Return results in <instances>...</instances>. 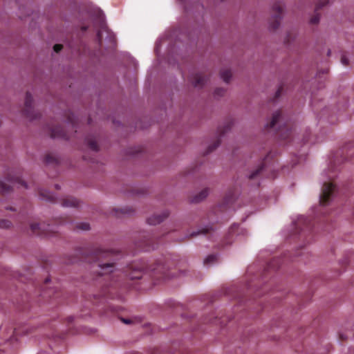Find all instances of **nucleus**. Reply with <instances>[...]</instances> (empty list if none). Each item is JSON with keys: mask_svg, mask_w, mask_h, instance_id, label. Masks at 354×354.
<instances>
[{"mask_svg": "<svg viewBox=\"0 0 354 354\" xmlns=\"http://www.w3.org/2000/svg\"><path fill=\"white\" fill-rule=\"evenodd\" d=\"M337 193V189L333 183L330 181L325 182L322 186V193L319 196V203L317 207V210L315 213L317 215L326 214L327 211L323 209L330 204Z\"/></svg>", "mask_w": 354, "mask_h": 354, "instance_id": "1", "label": "nucleus"}, {"mask_svg": "<svg viewBox=\"0 0 354 354\" xmlns=\"http://www.w3.org/2000/svg\"><path fill=\"white\" fill-rule=\"evenodd\" d=\"M21 187L27 189L28 185L19 177L0 181V194L3 195L8 194L10 189H19Z\"/></svg>", "mask_w": 354, "mask_h": 354, "instance_id": "2", "label": "nucleus"}, {"mask_svg": "<svg viewBox=\"0 0 354 354\" xmlns=\"http://www.w3.org/2000/svg\"><path fill=\"white\" fill-rule=\"evenodd\" d=\"M273 13L271 16L272 21L270 23L269 29L275 30L280 25V20L281 19V14L283 13V8L279 3L276 4L272 8Z\"/></svg>", "mask_w": 354, "mask_h": 354, "instance_id": "3", "label": "nucleus"}, {"mask_svg": "<svg viewBox=\"0 0 354 354\" xmlns=\"http://www.w3.org/2000/svg\"><path fill=\"white\" fill-rule=\"evenodd\" d=\"M32 330L33 328L27 324L20 326L14 329L12 331V335L10 338L9 342H12L16 339L17 337L26 335L30 333Z\"/></svg>", "mask_w": 354, "mask_h": 354, "instance_id": "4", "label": "nucleus"}, {"mask_svg": "<svg viewBox=\"0 0 354 354\" xmlns=\"http://www.w3.org/2000/svg\"><path fill=\"white\" fill-rule=\"evenodd\" d=\"M168 215V213L166 212L160 214H153L147 218V222L150 225H156L162 222Z\"/></svg>", "mask_w": 354, "mask_h": 354, "instance_id": "5", "label": "nucleus"}, {"mask_svg": "<svg viewBox=\"0 0 354 354\" xmlns=\"http://www.w3.org/2000/svg\"><path fill=\"white\" fill-rule=\"evenodd\" d=\"M96 266L99 268L100 270L98 271V274L100 275L106 274L111 273L113 270L114 266L113 263H96Z\"/></svg>", "mask_w": 354, "mask_h": 354, "instance_id": "6", "label": "nucleus"}, {"mask_svg": "<svg viewBox=\"0 0 354 354\" xmlns=\"http://www.w3.org/2000/svg\"><path fill=\"white\" fill-rule=\"evenodd\" d=\"M206 82V80L199 75H196L192 77V85L196 88L202 87Z\"/></svg>", "mask_w": 354, "mask_h": 354, "instance_id": "7", "label": "nucleus"}, {"mask_svg": "<svg viewBox=\"0 0 354 354\" xmlns=\"http://www.w3.org/2000/svg\"><path fill=\"white\" fill-rule=\"evenodd\" d=\"M39 198L42 201H53L55 195L53 193H51L47 190L42 189L39 191Z\"/></svg>", "mask_w": 354, "mask_h": 354, "instance_id": "8", "label": "nucleus"}, {"mask_svg": "<svg viewBox=\"0 0 354 354\" xmlns=\"http://www.w3.org/2000/svg\"><path fill=\"white\" fill-rule=\"evenodd\" d=\"M209 194V189H204L201 190L198 194L194 196L192 199V203H200L203 201Z\"/></svg>", "mask_w": 354, "mask_h": 354, "instance_id": "9", "label": "nucleus"}, {"mask_svg": "<svg viewBox=\"0 0 354 354\" xmlns=\"http://www.w3.org/2000/svg\"><path fill=\"white\" fill-rule=\"evenodd\" d=\"M103 32H106L109 37L110 41L115 44V36L112 33H109L106 28H103L102 30H100L97 32V38L98 39L99 44L101 45L102 41V33Z\"/></svg>", "mask_w": 354, "mask_h": 354, "instance_id": "10", "label": "nucleus"}, {"mask_svg": "<svg viewBox=\"0 0 354 354\" xmlns=\"http://www.w3.org/2000/svg\"><path fill=\"white\" fill-rule=\"evenodd\" d=\"M79 205V201L74 198H69L64 199L62 203V206L64 207H77Z\"/></svg>", "mask_w": 354, "mask_h": 354, "instance_id": "11", "label": "nucleus"}, {"mask_svg": "<svg viewBox=\"0 0 354 354\" xmlns=\"http://www.w3.org/2000/svg\"><path fill=\"white\" fill-rule=\"evenodd\" d=\"M281 118V114L279 111H276L273 113L272 120L270 124V128H276L277 124Z\"/></svg>", "mask_w": 354, "mask_h": 354, "instance_id": "12", "label": "nucleus"}, {"mask_svg": "<svg viewBox=\"0 0 354 354\" xmlns=\"http://www.w3.org/2000/svg\"><path fill=\"white\" fill-rule=\"evenodd\" d=\"M32 103V97L30 93H27L25 99V105L27 108L26 114L29 117V110L28 109L31 107Z\"/></svg>", "mask_w": 354, "mask_h": 354, "instance_id": "13", "label": "nucleus"}, {"mask_svg": "<svg viewBox=\"0 0 354 354\" xmlns=\"http://www.w3.org/2000/svg\"><path fill=\"white\" fill-rule=\"evenodd\" d=\"M221 78L226 83H228L232 77V73L230 71L224 70L221 72Z\"/></svg>", "mask_w": 354, "mask_h": 354, "instance_id": "14", "label": "nucleus"}, {"mask_svg": "<svg viewBox=\"0 0 354 354\" xmlns=\"http://www.w3.org/2000/svg\"><path fill=\"white\" fill-rule=\"evenodd\" d=\"M217 260V255L215 254H210L206 257V258L204 259V263L207 266L209 265L212 263H214Z\"/></svg>", "mask_w": 354, "mask_h": 354, "instance_id": "15", "label": "nucleus"}, {"mask_svg": "<svg viewBox=\"0 0 354 354\" xmlns=\"http://www.w3.org/2000/svg\"><path fill=\"white\" fill-rule=\"evenodd\" d=\"M11 226V223L6 219L0 220V228L7 229Z\"/></svg>", "mask_w": 354, "mask_h": 354, "instance_id": "16", "label": "nucleus"}, {"mask_svg": "<svg viewBox=\"0 0 354 354\" xmlns=\"http://www.w3.org/2000/svg\"><path fill=\"white\" fill-rule=\"evenodd\" d=\"M30 228L34 232H37V230L43 231L44 229V225L41 227L39 223H33L30 225Z\"/></svg>", "mask_w": 354, "mask_h": 354, "instance_id": "17", "label": "nucleus"}, {"mask_svg": "<svg viewBox=\"0 0 354 354\" xmlns=\"http://www.w3.org/2000/svg\"><path fill=\"white\" fill-rule=\"evenodd\" d=\"M120 211L121 213H122L124 214H128V215H130L133 212V210L129 207L121 209Z\"/></svg>", "mask_w": 354, "mask_h": 354, "instance_id": "18", "label": "nucleus"}, {"mask_svg": "<svg viewBox=\"0 0 354 354\" xmlns=\"http://www.w3.org/2000/svg\"><path fill=\"white\" fill-rule=\"evenodd\" d=\"M77 227L82 230H88L90 229L89 225L86 223H80Z\"/></svg>", "mask_w": 354, "mask_h": 354, "instance_id": "19", "label": "nucleus"}, {"mask_svg": "<svg viewBox=\"0 0 354 354\" xmlns=\"http://www.w3.org/2000/svg\"><path fill=\"white\" fill-rule=\"evenodd\" d=\"M89 145V147L93 150V151H97V143L94 141H91L88 143Z\"/></svg>", "mask_w": 354, "mask_h": 354, "instance_id": "20", "label": "nucleus"}, {"mask_svg": "<svg viewBox=\"0 0 354 354\" xmlns=\"http://www.w3.org/2000/svg\"><path fill=\"white\" fill-rule=\"evenodd\" d=\"M263 169L262 167H261L260 168H259L258 169H257L254 172L252 173L250 176H249V178L252 179L253 178H254L259 172L260 171Z\"/></svg>", "mask_w": 354, "mask_h": 354, "instance_id": "21", "label": "nucleus"}, {"mask_svg": "<svg viewBox=\"0 0 354 354\" xmlns=\"http://www.w3.org/2000/svg\"><path fill=\"white\" fill-rule=\"evenodd\" d=\"M62 136V133L59 131H56L55 130H53L52 131V137L53 138H58Z\"/></svg>", "mask_w": 354, "mask_h": 354, "instance_id": "22", "label": "nucleus"}, {"mask_svg": "<svg viewBox=\"0 0 354 354\" xmlns=\"http://www.w3.org/2000/svg\"><path fill=\"white\" fill-rule=\"evenodd\" d=\"M225 92V91L222 88H217L214 91V95L217 96H221L223 95V93Z\"/></svg>", "mask_w": 354, "mask_h": 354, "instance_id": "23", "label": "nucleus"}, {"mask_svg": "<svg viewBox=\"0 0 354 354\" xmlns=\"http://www.w3.org/2000/svg\"><path fill=\"white\" fill-rule=\"evenodd\" d=\"M62 48V46L60 44H55L53 47L54 51L56 53L59 52Z\"/></svg>", "mask_w": 354, "mask_h": 354, "instance_id": "24", "label": "nucleus"}, {"mask_svg": "<svg viewBox=\"0 0 354 354\" xmlns=\"http://www.w3.org/2000/svg\"><path fill=\"white\" fill-rule=\"evenodd\" d=\"M341 62L344 65H347L348 64V59L345 55L342 56Z\"/></svg>", "mask_w": 354, "mask_h": 354, "instance_id": "25", "label": "nucleus"}, {"mask_svg": "<svg viewBox=\"0 0 354 354\" xmlns=\"http://www.w3.org/2000/svg\"><path fill=\"white\" fill-rule=\"evenodd\" d=\"M207 230H208L207 229V230H205V231H197V232H193L192 233V236H196V235H197V234H200V233H205V232H207Z\"/></svg>", "mask_w": 354, "mask_h": 354, "instance_id": "26", "label": "nucleus"}, {"mask_svg": "<svg viewBox=\"0 0 354 354\" xmlns=\"http://www.w3.org/2000/svg\"><path fill=\"white\" fill-rule=\"evenodd\" d=\"M319 17H314V18L311 19V20H310V23H311V24H316V23H317V22L319 21Z\"/></svg>", "mask_w": 354, "mask_h": 354, "instance_id": "27", "label": "nucleus"}, {"mask_svg": "<svg viewBox=\"0 0 354 354\" xmlns=\"http://www.w3.org/2000/svg\"><path fill=\"white\" fill-rule=\"evenodd\" d=\"M122 322H124V324H130L131 322V321L130 319H122Z\"/></svg>", "mask_w": 354, "mask_h": 354, "instance_id": "28", "label": "nucleus"}, {"mask_svg": "<svg viewBox=\"0 0 354 354\" xmlns=\"http://www.w3.org/2000/svg\"><path fill=\"white\" fill-rule=\"evenodd\" d=\"M305 222L306 221V217L304 216H301L299 218V222Z\"/></svg>", "mask_w": 354, "mask_h": 354, "instance_id": "29", "label": "nucleus"}, {"mask_svg": "<svg viewBox=\"0 0 354 354\" xmlns=\"http://www.w3.org/2000/svg\"><path fill=\"white\" fill-rule=\"evenodd\" d=\"M5 209H10L11 211H15L16 210L14 207H5Z\"/></svg>", "mask_w": 354, "mask_h": 354, "instance_id": "30", "label": "nucleus"}, {"mask_svg": "<svg viewBox=\"0 0 354 354\" xmlns=\"http://www.w3.org/2000/svg\"><path fill=\"white\" fill-rule=\"evenodd\" d=\"M218 145H219V142L216 143V144L214 145V147H212V149H214L216 148Z\"/></svg>", "mask_w": 354, "mask_h": 354, "instance_id": "31", "label": "nucleus"}, {"mask_svg": "<svg viewBox=\"0 0 354 354\" xmlns=\"http://www.w3.org/2000/svg\"><path fill=\"white\" fill-rule=\"evenodd\" d=\"M37 234H38V235H43V234H44V235H48V234H46V233H44V232H37Z\"/></svg>", "mask_w": 354, "mask_h": 354, "instance_id": "32", "label": "nucleus"}, {"mask_svg": "<svg viewBox=\"0 0 354 354\" xmlns=\"http://www.w3.org/2000/svg\"><path fill=\"white\" fill-rule=\"evenodd\" d=\"M68 322H72V321H73V317H69L68 318Z\"/></svg>", "mask_w": 354, "mask_h": 354, "instance_id": "33", "label": "nucleus"}, {"mask_svg": "<svg viewBox=\"0 0 354 354\" xmlns=\"http://www.w3.org/2000/svg\"><path fill=\"white\" fill-rule=\"evenodd\" d=\"M326 177H328L329 179H330L332 178V176H330V175H328L326 174H324Z\"/></svg>", "mask_w": 354, "mask_h": 354, "instance_id": "34", "label": "nucleus"}, {"mask_svg": "<svg viewBox=\"0 0 354 354\" xmlns=\"http://www.w3.org/2000/svg\"><path fill=\"white\" fill-rule=\"evenodd\" d=\"M97 255L99 256V257L101 256L106 257V256H108V254H106L105 255H102L101 254L99 253Z\"/></svg>", "mask_w": 354, "mask_h": 354, "instance_id": "35", "label": "nucleus"}, {"mask_svg": "<svg viewBox=\"0 0 354 354\" xmlns=\"http://www.w3.org/2000/svg\"><path fill=\"white\" fill-rule=\"evenodd\" d=\"M327 54H328V55H330V50H328Z\"/></svg>", "mask_w": 354, "mask_h": 354, "instance_id": "36", "label": "nucleus"}, {"mask_svg": "<svg viewBox=\"0 0 354 354\" xmlns=\"http://www.w3.org/2000/svg\"><path fill=\"white\" fill-rule=\"evenodd\" d=\"M212 150H213L212 148H211L209 151H207V153H209V151H211Z\"/></svg>", "mask_w": 354, "mask_h": 354, "instance_id": "37", "label": "nucleus"}]
</instances>
